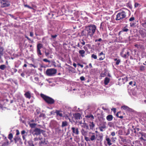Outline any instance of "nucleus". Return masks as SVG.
Returning a JSON list of instances; mask_svg holds the SVG:
<instances>
[{"label": "nucleus", "mask_w": 146, "mask_h": 146, "mask_svg": "<svg viewBox=\"0 0 146 146\" xmlns=\"http://www.w3.org/2000/svg\"><path fill=\"white\" fill-rule=\"evenodd\" d=\"M85 29L87 31V36L92 37L96 31V26L94 25H91L86 26Z\"/></svg>", "instance_id": "1"}, {"label": "nucleus", "mask_w": 146, "mask_h": 146, "mask_svg": "<svg viewBox=\"0 0 146 146\" xmlns=\"http://www.w3.org/2000/svg\"><path fill=\"white\" fill-rule=\"evenodd\" d=\"M126 17V12L125 11L121 10L117 15L115 19L116 21H119L121 22L124 20L125 21Z\"/></svg>", "instance_id": "2"}, {"label": "nucleus", "mask_w": 146, "mask_h": 146, "mask_svg": "<svg viewBox=\"0 0 146 146\" xmlns=\"http://www.w3.org/2000/svg\"><path fill=\"white\" fill-rule=\"evenodd\" d=\"M40 96L48 104H52L55 102V101L54 99L43 94H41Z\"/></svg>", "instance_id": "3"}, {"label": "nucleus", "mask_w": 146, "mask_h": 146, "mask_svg": "<svg viewBox=\"0 0 146 146\" xmlns=\"http://www.w3.org/2000/svg\"><path fill=\"white\" fill-rule=\"evenodd\" d=\"M88 137H85V140L87 141H94L97 138V135L96 133L91 132H89L88 133Z\"/></svg>", "instance_id": "4"}, {"label": "nucleus", "mask_w": 146, "mask_h": 146, "mask_svg": "<svg viewBox=\"0 0 146 146\" xmlns=\"http://www.w3.org/2000/svg\"><path fill=\"white\" fill-rule=\"evenodd\" d=\"M57 72L56 69L53 68L48 69L46 72V75L48 76H54Z\"/></svg>", "instance_id": "5"}, {"label": "nucleus", "mask_w": 146, "mask_h": 146, "mask_svg": "<svg viewBox=\"0 0 146 146\" xmlns=\"http://www.w3.org/2000/svg\"><path fill=\"white\" fill-rule=\"evenodd\" d=\"M133 128V129L131 130L132 132V133H134L135 134V135L136 136H137L138 137L141 136L142 133V132L141 131H139L140 129L138 128H134L133 126H132Z\"/></svg>", "instance_id": "6"}, {"label": "nucleus", "mask_w": 146, "mask_h": 146, "mask_svg": "<svg viewBox=\"0 0 146 146\" xmlns=\"http://www.w3.org/2000/svg\"><path fill=\"white\" fill-rule=\"evenodd\" d=\"M10 5L9 2L7 0H0V5L1 7H8Z\"/></svg>", "instance_id": "7"}, {"label": "nucleus", "mask_w": 146, "mask_h": 146, "mask_svg": "<svg viewBox=\"0 0 146 146\" xmlns=\"http://www.w3.org/2000/svg\"><path fill=\"white\" fill-rule=\"evenodd\" d=\"M124 49H122V52L120 53V54L121 56L125 58H128V56H129V52L127 50L125 54L124 53Z\"/></svg>", "instance_id": "8"}, {"label": "nucleus", "mask_w": 146, "mask_h": 146, "mask_svg": "<svg viewBox=\"0 0 146 146\" xmlns=\"http://www.w3.org/2000/svg\"><path fill=\"white\" fill-rule=\"evenodd\" d=\"M13 139L15 143H17L18 142H19V143L21 144H22L23 143L22 139L19 136H15Z\"/></svg>", "instance_id": "9"}, {"label": "nucleus", "mask_w": 146, "mask_h": 146, "mask_svg": "<svg viewBox=\"0 0 146 146\" xmlns=\"http://www.w3.org/2000/svg\"><path fill=\"white\" fill-rule=\"evenodd\" d=\"M72 134L73 135L74 134L78 135L79 134V131L78 128L76 127H72L71 128Z\"/></svg>", "instance_id": "10"}, {"label": "nucleus", "mask_w": 146, "mask_h": 146, "mask_svg": "<svg viewBox=\"0 0 146 146\" xmlns=\"http://www.w3.org/2000/svg\"><path fill=\"white\" fill-rule=\"evenodd\" d=\"M39 139L41 141L40 142H39V144L41 145L43 144L46 145L48 143V141H45V138L43 139L41 136H39L38 137Z\"/></svg>", "instance_id": "11"}, {"label": "nucleus", "mask_w": 146, "mask_h": 146, "mask_svg": "<svg viewBox=\"0 0 146 146\" xmlns=\"http://www.w3.org/2000/svg\"><path fill=\"white\" fill-rule=\"evenodd\" d=\"M118 80L121 82V84H124L128 80V79L127 77H126L122 78H119Z\"/></svg>", "instance_id": "12"}, {"label": "nucleus", "mask_w": 146, "mask_h": 146, "mask_svg": "<svg viewBox=\"0 0 146 146\" xmlns=\"http://www.w3.org/2000/svg\"><path fill=\"white\" fill-rule=\"evenodd\" d=\"M35 132V134L38 135L40 134L41 132L43 131V130H41L40 129L36 127L34 131Z\"/></svg>", "instance_id": "13"}, {"label": "nucleus", "mask_w": 146, "mask_h": 146, "mask_svg": "<svg viewBox=\"0 0 146 146\" xmlns=\"http://www.w3.org/2000/svg\"><path fill=\"white\" fill-rule=\"evenodd\" d=\"M127 25H126V26L121 29V30L118 33L119 35H120L123 32H127L129 31V29L127 28Z\"/></svg>", "instance_id": "14"}, {"label": "nucleus", "mask_w": 146, "mask_h": 146, "mask_svg": "<svg viewBox=\"0 0 146 146\" xmlns=\"http://www.w3.org/2000/svg\"><path fill=\"white\" fill-rule=\"evenodd\" d=\"M73 116L76 120L80 119L81 117V115L79 113H75L73 114Z\"/></svg>", "instance_id": "15"}, {"label": "nucleus", "mask_w": 146, "mask_h": 146, "mask_svg": "<svg viewBox=\"0 0 146 146\" xmlns=\"http://www.w3.org/2000/svg\"><path fill=\"white\" fill-rule=\"evenodd\" d=\"M106 123L104 122L103 123L102 125L99 127V128L100 131H103L105 130L106 128Z\"/></svg>", "instance_id": "16"}, {"label": "nucleus", "mask_w": 146, "mask_h": 146, "mask_svg": "<svg viewBox=\"0 0 146 146\" xmlns=\"http://www.w3.org/2000/svg\"><path fill=\"white\" fill-rule=\"evenodd\" d=\"M85 117L87 119H90L91 120L94 119V116L91 113L85 115Z\"/></svg>", "instance_id": "17"}, {"label": "nucleus", "mask_w": 146, "mask_h": 146, "mask_svg": "<svg viewBox=\"0 0 146 146\" xmlns=\"http://www.w3.org/2000/svg\"><path fill=\"white\" fill-rule=\"evenodd\" d=\"M24 96L26 98L30 99L31 97V93L30 91H27L24 94Z\"/></svg>", "instance_id": "18"}, {"label": "nucleus", "mask_w": 146, "mask_h": 146, "mask_svg": "<svg viewBox=\"0 0 146 146\" xmlns=\"http://www.w3.org/2000/svg\"><path fill=\"white\" fill-rule=\"evenodd\" d=\"M81 133L82 135L84 136V139H85V137H87L88 134L87 132L85 131L84 129H82L81 130Z\"/></svg>", "instance_id": "19"}, {"label": "nucleus", "mask_w": 146, "mask_h": 146, "mask_svg": "<svg viewBox=\"0 0 146 146\" xmlns=\"http://www.w3.org/2000/svg\"><path fill=\"white\" fill-rule=\"evenodd\" d=\"M113 116L112 115H109L107 116L106 119L108 121H110L113 120Z\"/></svg>", "instance_id": "20"}, {"label": "nucleus", "mask_w": 146, "mask_h": 146, "mask_svg": "<svg viewBox=\"0 0 146 146\" xmlns=\"http://www.w3.org/2000/svg\"><path fill=\"white\" fill-rule=\"evenodd\" d=\"M95 42H97V44L99 46L100 44V42H103V40L101 38H99L98 39H96L95 40Z\"/></svg>", "instance_id": "21"}, {"label": "nucleus", "mask_w": 146, "mask_h": 146, "mask_svg": "<svg viewBox=\"0 0 146 146\" xmlns=\"http://www.w3.org/2000/svg\"><path fill=\"white\" fill-rule=\"evenodd\" d=\"M90 129L93 130L95 127V124L93 122H90L89 124Z\"/></svg>", "instance_id": "22"}, {"label": "nucleus", "mask_w": 146, "mask_h": 146, "mask_svg": "<svg viewBox=\"0 0 146 146\" xmlns=\"http://www.w3.org/2000/svg\"><path fill=\"white\" fill-rule=\"evenodd\" d=\"M106 140L108 145L110 146L112 144V143H111V139L107 136L106 137Z\"/></svg>", "instance_id": "23"}, {"label": "nucleus", "mask_w": 146, "mask_h": 146, "mask_svg": "<svg viewBox=\"0 0 146 146\" xmlns=\"http://www.w3.org/2000/svg\"><path fill=\"white\" fill-rule=\"evenodd\" d=\"M110 81V79L106 77L105 78L104 80V84L105 85H106L108 84V83Z\"/></svg>", "instance_id": "24"}, {"label": "nucleus", "mask_w": 146, "mask_h": 146, "mask_svg": "<svg viewBox=\"0 0 146 146\" xmlns=\"http://www.w3.org/2000/svg\"><path fill=\"white\" fill-rule=\"evenodd\" d=\"M79 53L80 54L81 56L84 57L85 56L84 54L85 53V51L83 50H80L79 51Z\"/></svg>", "instance_id": "25"}, {"label": "nucleus", "mask_w": 146, "mask_h": 146, "mask_svg": "<svg viewBox=\"0 0 146 146\" xmlns=\"http://www.w3.org/2000/svg\"><path fill=\"white\" fill-rule=\"evenodd\" d=\"M145 67L143 65H141L139 66V70L141 72H144L145 70Z\"/></svg>", "instance_id": "26"}, {"label": "nucleus", "mask_w": 146, "mask_h": 146, "mask_svg": "<svg viewBox=\"0 0 146 146\" xmlns=\"http://www.w3.org/2000/svg\"><path fill=\"white\" fill-rule=\"evenodd\" d=\"M81 126L82 127L86 128L87 129H89V127L88 125L86 123H84L82 124Z\"/></svg>", "instance_id": "27"}, {"label": "nucleus", "mask_w": 146, "mask_h": 146, "mask_svg": "<svg viewBox=\"0 0 146 146\" xmlns=\"http://www.w3.org/2000/svg\"><path fill=\"white\" fill-rule=\"evenodd\" d=\"M27 143L28 144V146H35L33 143V141L32 140H30L28 141H27Z\"/></svg>", "instance_id": "28"}, {"label": "nucleus", "mask_w": 146, "mask_h": 146, "mask_svg": "<svg viewBox=\"0 0 146 146\" xmlns=\"http://www.w3.org/2000/svg\"><path fill=\"white\" fill-rule=\"evenodd\" d=\"M121 108L123 110H126V111H129V108L128 106H121Z\"/></svg>", "instance_id": "29"}, {"label": "nucleus", "mask_w": 146, "mask_h": 146, "mask_svg": "<svg viewBox=\"0 0 146 146\" xmlns=\"http://www.w3.org/2000/svg\"><path fill=\"white\" fill-rule=\"evenodd\" d=\"M55 113L56 114L57 116H59L60 117L62 116V114L60 113V111L58 110H56Z\"/></svg>", "instance_id": "30"}, {"label": "nucleus", "mask_w": 146, "mask_h": 146, "mask_svg": "<svg viewBox=\"0 0 146 146\" xmlns=\"http://www.w3.org/2000/svg\"><path fill=\"white\" fill-rule=\"evenodd\" d=\"M42 47V44L41 43H38L37 46V50H40Z\"/></svg>", "instance_id": "31"}, {"label": "nucleus", "mask_w": 146, "mask_h": 146, "mask_svg": "<svg viewBox=\"0 0 146 146\" xmlns=\"http://www.w3.org/2000/svg\"><path fill=\"white\" fill-rule=\"evenodd\" d=\"M68 123L66 121H62V124L61 126L62 127L66 126L67 125Z\"/></svg>", "instance_id": "32"}, {"label": "nucleus", "mask_w": 146, "mask_h": 146, "mask_svg": "<svg viewBox=\"0 0 146 146\" xmlns=\"http://www.w3.org/2000/svg\"><path fill=\"white\" fill-rule=\"evenodd\" d=\"M86 29L83 31L81 33V35L82 36H86L87 35V33H86Z\"/></svg>", "instance_id": "33"}, {"label": "nucleus", "mask_w": 146, "mask_h": 146, "mask_svg": "<svg viewBox=\"0 0 146 146\" xmlns=\"http://www.w3.org/2000/svg\"><path fill=\"white\" fill-rule=\"evenodd\" d=\"M8 139L11 141H12V140L13 138V135L12 133H10L9 134L8 136Z\"/></svg>", "instance_id": "34"}, {"label": "nucleus", "mask_w": 146, "mask_h": 146, "mask_svg": "<svg viewBox=\"0 0 146 146\" xmlns=\"http://www.w3.org/2000/svg\"><path fill=\"white\" fill-rule=\"evenodd\" d=\"M142 26L144 28H146V18H145V21L144 23H142L141 24Z\"/></svg>", "instance_id": "35"}, {"label": "nucleus", "mask_w": 146, "mask_h": 146, "mask_svg": "<svg viewBox=\"0 0 146 146\" xmlns=\"http://www.w3.org/2000/svg\"><path fill=\"white\" fill-rule=\"evenodd\" d=\"M136 23H133L131 22L130 23V26L131 27H134L136 26Z\"/></svg>", "instance_id": "36"}, {"label": "nucleus", "mask_w": 146, "mask_h": 146, "mask_svg": "<svg viewBox=\"0 0 146 146\" xmlns=\"http://www.w3.org/2000/svg\"><path fill=\"white\" fill-rule=\"evenodd\" d=\"M36 124L35 123H32L29 124L31 128H33L35 127Z\"/></svg>", "instance_id": "37"}, {"label": "nucleus", "mask_w": 146, "mask_h": 146, "mask_svg": "<svg viewBox=\"0 0 146 146\" xmlns=\"http://www.w3.org/2000/svg\"><path fill=\"white\" fill-rule=\"evenodd\" d=\"M21 133L22 135H27V132H26L25 130H23L21 131Z\"/></svg>", "instance_id": "38"}, {"label": "nucleus", "mask_w": 146, "mask_h": 146, "mask_svg": "<svg viewBox=\"0 0 146 146\" xmlns=\"http://www.w3.org/2000/svg\"><path fill=\"white\" fill-rule=\"evenodd\" d=\"M6 68V66L4 64L1 65L0 66V69L2 70H4Z\"/></svg>", "instance_id": "39"}, {"label": "nucleus", "mask_w": 146, "mask_h": 146, "mask_svg": "<svg viewBox=\"0 0 146 146\" xmlns=\"http://www.w3.org/2000/svg\"><path fill=\"white\" fill-rule=\"evenodd\" d=\"M111 142L114 143L115 142L116 140L117 139V138L116 137H112L111 138Z\"/></svg>", "instance_id": "40"}, {"label": "nucleus", "mask_w": 146, "mask_h": 146, "mask_svg": "<svg viewBox=\"0 0 146 146\" xmlns=\"http://www.w3.org/2000/svg\"><path fill=\"white\" fill-rule=\"evenodd\" d=\"M4 50V48L3 47H0V54L3 55V51Z\"/></svg>", "instance_id": "41"}, {"label": "nucleus", "mask_w": 146, "mask_h": 146, "mask_svg": "<svg viewBox=\"0 0 146 146\" xmlns=\"http://www.w3.org/2000/svg\"><path fill=\"white\" fill-rule=\"evenodd\" d=\"M6 141L5 142H4L2 146H5V145H7L9 144V141L7 139H6Z\"/></svg>", "instance_id": "42"}, {"label": "nucleus", "mask_w": 146, "mask_h": 146, "mask_svg": "<svg viewBox=\"0 0 146 146\" xmlns=\"http://www.w3.org/2000/svg\"><path fill=\"white\" fill-rule=\"evenodd\" d=\"M39 117L40 118L42 117L44 119L45 117V115L44 113H41Z\"/></svg>", "instance_id": "43"}, {"label": "nucleus", "mask_w": 146, "mask_h": 146, "mask_svg": "<svg viewBox=\"0 0 146 146\" xmlns=\"http://www.w3.org/2000/svg\"><path fill=\"white\" fill-rule=\"evenodd\" d=\"M139 32L140 34H141V35L143 36H144L145 33L143 32V30H140L139 31Z\"/></svg>", "instance_id": "44"}, {"label": "nucleus", "mask_w": 146, "mask_h": 146, "mask_svg": "<svg viewBox=\"0 0 146 146\" xmlns=\"http://www.w3.org/2000/svg\"><path fill=\"white\" fill-rule=\"evenodd\" d=\"M141 6L140 4L137 3H135L134 4V7H135L136 8Z\"/></svg>", "instance_id": "45"}, {"label": "nucleus", "mask_w": 146, "mask_h": 146, "mask_svg": "<svg viewBox=\"0 0 146 146\" xmlns=\"http://www.w3.org/2000/svg\"><path fill=\"white\" fill-rule=\"evenodd\" d=\"M40 113V109H37L36 110V115H37Z\"/></svg>", "instance_id": "46"}, {"label": "nucleus", "mask_w": 146, "mask_h": 146, "mask_svg": "<svg viewBox=\"0 0 146 146\" xmlns=\"http://www.w3.org/2000/svg\"><path fill=\"white\" fill-rule=\"evenodd\" d=\"M92 58H94V59H96L97 58V56L94 54H92L91 56Z\"/></svg>", "instance_id": "47"}, {"label": "nucleus", "mask_w": 146, "mask_h": 146, "mask_svg": "<svg viewBox=\"0 0 146 146\" xmlns=\"http://www.w3.org/2000/svg\"><path fill=\"white\" fill-rule=\"evenodd\" d=\"M135 20V18L133 17H132L130 18L129 19V21H130L132 22Z\"/></svg>", "instance_id": "48"}, {"label": "nucleus", "mask_w": 146, "mask_h": 146, "mask_svg": "<svg viewBox=\"0 0 146 146\" xmlns=\"http://www.w3.org/2000/svg\"><path fill=\"white\" fill-rule=\"evenodd\" d=\"M37 51L38 55H42L40 50H37Z\"/></svg>", "instance_id": "49"}, {"label": "nucleus", "mask_w": 146, "mask_h": 146, "mask_svg": "<svg viewBox=\"0 0 146 146\" xmlns=\"http://www.w3.org/2000/svg\"><path fill=\"white\" fill-rule=\"evenodd\" d=\"M43 60L45 62H48L49 63H50V60H48V59H43Z\"/></svg>", "instance_id": "50"}, {"label": "nucleus", "mask_w": 146, "mask_h": 146, "mask_svg": "<svg viewBox=\"0 0 146 146\" xmlns=\"http://www.w3.org/2000/svg\"><path fill=\"white\" fill-rule=\"evenodd\" d=\"M24 6L25 7H27L29 9H33V8L32 7L29 6V5H24Z\"/></svg>", "instance_id": "51"}, {"label": "nucleus", "mask_w": 146, "mask_h": 146, "mask_svg": "<svg viewBox=\"0 0 146 146\" xmlns=\"http://www.w3.org/2000/svg\"><path fill=\"white\" fill-rule=\"evenodd\" d=\"M105 58V56H104H104H102L100 57L99 58V60H103Z\"/></svg>", "instance_id": "52"}, {"label": "nucleus", "mask_w": 146, "mask_h": 146, "mask_svg": "<svg viewBox=\"0 0 146 146\" xmlns=\"http://www.w3.org/2000/svg\"><path fill=\"white\" fill-rule=\"evenodd\" d=\"M9 15L12 18L14 19L15 20L17 19V17H15L13 15H11V14H9Z\"/></svg>", "instance_id": "53"}, {"label": "nucleus", "mask_w": 146, "mask_h": 146, "mask_svg": "<svg viewBox=\"0 0 146 146\" xmlns=\"http://www.w3.org/2000/svg\"><path fill=\"white\" fill-rule=\"evenodd\" d=\"M51 36L52 38L54 39L57 36V35H51Z\"/></svg>", "instance_id": "54"}, {"label": "nucleus", "mask_w": 146, "mask_h": 146, "mask_svg": "<svg viewBox=\"0 0 146 146\" xmlns=\"http://www.w3.org/2000/svg\"><path fill=\"white\" fill-rule=\"evenodd\" d=\"M16 133L15 136H19L18 135L20 133L19 130L18 129L16 130Z\"/></svg>", "instance_id": "55"}, {"label": "nucleus", "mask_w": 146, "mask_h": 146, "mask_svg": "<svg viewBox=\"0 0 146 146\" xmlns=\"http://www.w3.org/2000/svg\"><path fill=\"white\" fill-rule=\"evenodd\" d=\"M121 61L119 59H118L117 61H116L115 64L116 65H118L119 63Z\"/></svg>", "instance_id": "56"}, {"label": "nucleus", "mask_w": 146, "mask_h": 146, "mask_svg": "<svg viewBox=\"0 0 146 146\" xmlns=\"http://www.w3.org/2000/svg\"><path fill=\"white\" fill-rule=\"evenodd\" d=\"M80 79L81 81H84L85 80V78L84 76H81L80 78Z\"/></svg>", "instance_id": "57"}, {"label": "nucleus", "mask_w": 146, "mask_h": 146, "mask_svg": "<svg viewBox=\"0 0 146 146\" xmlns=\"http://www.w3.org/2000/svg\"><path fill=\"white\" fill-rule=\"evenodd\" d=\"M48 15H50V14H51V16H50L49 17L50 18H52L53 17V16L54 15L53 14L52 12H50V13H48Z\"/></svg>", "instance_id": "58"}, {"label": "nucleus", "mask_w": 146, "mask_h": 146, "mask_svg": "<svg viewBox=\"0 0 146 146\" xmlns=\"http://www.w3.org/2000/svg\"><path fill=\"white\" fill-rule=\"evenodd\" d=\"M141 136L144 137L145 138H146V133H144L142 132Z\"/></svg>", "instance_id": "59"}, {"label": "nucleus", "mask_w": 146, "mask_h": 146, "mask_svg": "<svg viewBox=\"0 0 146 146\" xmlns=\"http://www.w3.org/2000/svg\"><path fill=\"white\" fill-rule=\"evenodd\" d=\"M102 109H103V110H106H106H108V109L107 108H106L104 106H102Z\"/></svg>", "instance_id": "60"}, {"label": "nucleus", "mask_w": 146, "mask_h": 146, "mask_svg": "<svg viewBox=\"0 0 146 146\" xmlns=\"http://www.w3.org/2000/svg\"><path fill=\"white\" fill-rule=\"evenodd\" d=\"M111 134L112 136H113L115 135V133L113 131L111 132Z\"/></svg>", "instance_id": "61"}, {"label": "nucleus", "mask_w": 146, "mask_h": 146, "mask_svg": "<svg viewBox=\"0 0 146 146\" xmlns=\"http://www.w3.org/2000/svg\"><path fill=\"white\" fill-rule=\"evenodd\" d=\"M80 43L82 44V45H84L85 44V42L83 40H82V42H80Z\"/></svg>", "instance_id": "62"}, {"label": "nucleus", "mask_w": 146, "mask_h": 146, "mask_svg": "<svg viewBox=\"0 0 146 146\" xmlns=\"http://www.w3.org/2000/svg\"><path fill=\"white\" fill-rule=\"evenodd\" d=\"M40 66L41 67H44V68H45L47 66V65H44L43 64H41V65H40Z\"/></svg>", "instance_id": "63"}, {"label": "nucleus", "mask_w": 146, "mask_h": 146, "mask_svg": "<svg viewBox=\"0 0 146 146\" xmlns=\"http://www.w3.org/2000/svg\"><path fill=\"white\" fill-rule=\"evenodd\" d=\"M111 110L113 111L115 113L116 112V109L115 108H113L111 109Z\"/></svg>", "instance_id": "64"}]
</instances>
